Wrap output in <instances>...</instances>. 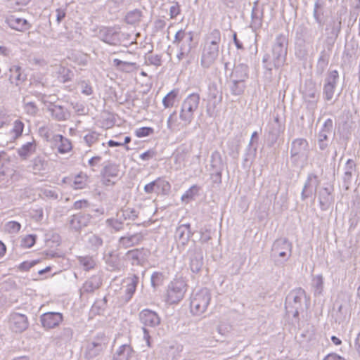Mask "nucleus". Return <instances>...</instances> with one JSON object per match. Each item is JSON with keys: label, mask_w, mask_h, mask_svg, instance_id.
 Segmentation results:
<instances>
[{"label": "nucleus", "mask_w": 360, "mask_h": 360, "mask_svg": "<svg viewBox=\"0 0 360 360\" xmlns=\"http://www.w3.org/2000/svg\"><path fill=\"white\" fill-rule=\"evenodd\" d=\"M98 139V134L95 131L90 132L84 136V141L89 146H92Z\"/></svg>", "instance_id": "20"}, {"label": "nucleus", "mask_w": 360, "mask_h": 360, "mask_svg": "<svg viewBox=\"0 0 360 360\" xmlns=\"http://www.w3.org/2000/svg\"><path fill=\"white\" fill-rule=\"evenodd\" d=\"M185 37V32L183 30H179L174 36V42L180 43Z\"/></svg>", "instance_id": "30"}, {"label": "nucleus", "mask_w": 360, "mask_h": 360, "mask_svg": "<svg viewBox=\"0 0 360 360\" xmlns=\"http://www.w3.org/2000/svg\"><path fill=\"white\" fill-rule=\"evenodd\" d=\"M36 242V236L34 235H27L25 236L21 242V245L25 248H32Z\"/></svg>", "instance_id": "17"}, {"label": "nucleus", "mask_w": 360, "mask_h": 360, "mask_svg": "<svg viewBox=\"0 0 360 360\" xmlns=\"http://www.w3.org/2000/svg\"><path fill=\"white\" fill-rule=\"evenodd\" d=\"M101 160V158L98 157V156H96V157H93L92 158H91L89 161V164L90 165H93V163L95 162V161H99Z\"/></svg>", "instance_id": "41"}, {"label": "nucleus", "mask_w": 360, "mask_h": 360, "mask_svg": "<svg viewBox=\"0 0 360 360\" xmlns=\"http://www.w3.org/2000/svg\"><path fill=\"white\" fill-rule=\"evenodd\" d=\"M139 255H140V250L139 249L131 250L127 252V256L134 260H139Z\"/></svg>", "instance_id": "25"}, {"label": "nucleus", "mask_w": 360, "mask_h": 360, "mask_svg": "<svg viewBox=\"0 0 360 360\" xmlns=\"http://www.w3.org/2000/svg\"><path fill=\"white\" fill-rule=\"evenodd\" d=\"M331 340L333 342V344L335 345H340L342 343V341L336 336H332Z\"/></svg>", "instance_id": "38"}, {"label": "nucleus", "mask_w": 360, "mask_h": 360, "mask_svg": "<svg viewBox=\"0 0 360 360\" xmlns=\"http://www.w3.org/2000/svg\"><path fill=\"white\" fill-rule=\"evenodd\" d=\"M9 79L11 83L17 86L21 84L25 80V75L22 74L20 66L14 65L10 68Z\"/></svg>", "instance_id": "9"}, {"label": "nucleus", "mask_w": 360, "mask_h": 360, "mask_svg": "<svg viewBox=\"0 0 360 360\" xmlns=\"http://www.w3.org/2000/svg\"><path fill=\"white\" fill-rule=\"evenodd\" d=\"M113 63L116 66H119L121 64H125V65H133L134 64L133 63L123 62L117 58L114 59Z\"/></svg>", "instance_id": "35"}, {"label": "nucleus", "mask_w": 360, "mask_h": 360, "mask_svg": "<svg viewBox=\"0 0 360 360\" xmlns=\"http://www.w3.org/2000/svg\"><path fill=\"white\" fill-rule=\"evenodd\" d=\"M24 127V123L20 120H17L13 123V127L9 134L13 140H16L22 136Z\"/></svg>", "instance_id": "11"}, {"label": "nucleus", "mask_w": 360, "mask_h": 360, "mask_svg": "<svg viewBox=\"0 0 360 360\" xmlns=\"http://www.w3.org/2000/svg\"><path fill=\"white\" fill-rule=\"evenodd\" d=\"M330 77L331 79V83L336 84V80L338 77V72L337 70H333L330 72Z\"/></svg>", "instance_id": "34"}, {"label": "nucleus", "mask_w": 360, "mask_h": 360, "mask_svg": "<svg viewBox=\"0 0 360 360\" xmlns=\"http://www.w3.org/2000/svg\"><path fill=\"white\" fill-rule=\"evenodd\" d=\"M66 13L64 9L58 8L56 10V20L58 22H60L65 17Z\"/></svg>", "instance_id": "31"}, {"label": "nucleus", "mask_w": 360, "mask_h": 360, "mask_svg": "<svg viewBox=\"0 0 360 360\" xmlns=\"http://www.w3.org/2000/svg\"><path fill=\"white\" fill-rule=\"evenodd\" d=\"M179 126L176 112H172L167 120V127L169 129H174Z\"/></svg>", "instance_id": "21"}, {"label": "nucleus", "mask_w": 360, "mask_h": 360, "mask_svg": "<svg viewBox=\"0 0 360 360\" xmlns=\"http://www.w3.org/2000/svg\"><path fill=\"white\" fill-rule=\"evenodd\" d=\"M358 296L360 297V286L358 288Z\"/></svg>", "instance_id": "43"}, {"label": "nucleus", "mask_w": 360, "mask_h": 360, "mask_svg": "<svg viewBox=\"0 0 360 360\" xmlns=\"http://www.w3.org/2000/svg\"><path fill=\"white\" fill-rule=\"evenodd\" d=\"M41 323L44 328H53L58 326L63 321V315L60 313L49 312L42 315Z\"/></svg>", "instance_id": "7"}, {"label": "nucleus", "mask_w": 360, "mask_h": 360, "mask_svg": "<svg viewBox=\"0 0 360 360\" xmlns=\"http://www.w3.org/2000/svg\"><path fill=\"white\" fill-rule=\"evenodd\" d=\"M79 263L86 270H89L95 266V261L92 257H82L79 258Z\"/></svg>", "instance_id": "15"}, {"label": "nucleus", "mask_w": 360, "mask_h": 360, "mask_svg": "<svg viewBox=\"0 0 360 360\" xmlns=\"http://www.w3.org/2000/svg\"><path fill=\"white\" fill-rule=\"evenodd\" d=\"M6 22L13 30L19 32H25L29 30L31 25L24 18H18L15 15H10L6 19Z\"/></svg>", "instance_id": "8"}, {"label": "nucleus", "mask_w": 360, "mask_h": 360, "mask_svg": "<svg viewBox=\"0 0 360 360\" xmlns=\"http://www.w3.org/2000/svg\"><path fill=\"white\" fill-rule=\"evenodd\" d=\"M323 360H345V359L336 354L332 353V354H328L324 358Z\"/></svg>", "instance_id": "32"}, {"label": "nucleus", "mask_w": 360, "mask_h": 360, "mask_svg": "<svg viewBox=\"0 0 360 360\" xmlns=\"http://www.w3.org/2000/svg\"><path fill=\"white\" fill-rule=\"evenodd\" d=\"M185 227H186L187 229H189L190 228V225L189 224H186V225H184Z\"/></svg>", "instance_id": "44"}, {"label": "nucleus", "mask_w": 360, "mask_h": 360, "mask_svg": "<svg viewBox=\"0 0 360 360\" xmlns=\"http://www.w3.org/2000/svg\"><path fill=\"white\" fill-rule=\"evenodd\" d=\"M210 301V296L207 292L200 291L197 292L191 302V310L200 314L205 311Z\"/></svg>", "instance_id": "3"}, {"label": "nucleus", "mask_w": 360, "mask_h": 360, "mask_svg": "<svg viewBox=\"0 0 360 360\" xmlns=\"http://www.w3.org/2000/svg\"><path fill=\"white\" fill-rule=\"evenodd\" d=\"M117 169L114 167H106L103 174V181L106 186L114 184L115 181H112L111 178L117 177Z\"/></svg>", "instance_id": "10"}, {"label": "nucleus", "mask_w": 360, "mask_h": 360, "mask_svg": "<svg viewBox=\"0 0 360 360\" xmlns=\"http://www.w3.org/2000/svg\"><path fill=\"white\" fill-rule=\"evenodd\" d=\"M39 263V260H33L31 262L25 261L20 264L18 269L20 271H28L30 269L33 267L34 265Z\"/></svg>", "instance_id": "22"}, {"label": "nucleus", "mask_w": 360, "mask_h": 360, "mask_svg": "<svg viewBox=\"0 0 360 360\" xmlns=\"http://www.w3.org/2000/svg\"><path fill=\"white\" fill-rule=\"evenodd\" d=\"M184 283L181 281L172 283L167 293V302L169 304L179 302L184 296Z\"/></svg>", "instance_id": "4"}, {"label": "nucleus", "mask_w": 360, "mask_h": 360, "mask_svg": "<svg viewBox=\"0 0 360 360\" xmlns=\"http://www.w3.org/2000/svg\"><path fill=\"white\" fill-rule=\"evenodd\" d=\"M82 93L86 96L91 95L93 94L92 86L89 84H85L82 89Z\"/></svg>", "instance_id": "33"}, {"label": "nucleus", "mask_w": 360, "mask_h": 360, "mask_svg": "<svg viewBox=\"0 0 360 360\" xmlns=\"http://www.w3.org/2000/svg\"><path fill=\"white\" fill-rule=\"evenodd\" d=\"M155 130L150 127H143L135 130L134 134L137 138H143L153 134Z\"/></svg>", "instance_id": "14"}, {"label": "nucleus", "mask_w": 360, "mask_h": 360, "mask_svg": "<svg viewBox=\"0 0 360 360\" xmlns=\"http://www.w3.org/2000/svg\"><path fill=\"white\" fill-rule=\"evenodd\" d=\"M199 103L200 96L196 93L191 94L185 98L179 115L184 125H187L191 122L193 112L197 110Z\"/></svg>", "instance_id": "2"}, {"label": "nucleus", "mask_w": 360, "mask_h": 360, "mask_svg": "<svg viewBox=\"0 0 360 360\" xmlns=\"http://www.w3.org/2000/svg\"><path fill=\"white\" fill-rule=\"evenodd\" d=\"M10 325L13 332L20 333L28 328L29 322L25 315L14 313L10 317Z\"/></svg>", "instance_id": "5"}, {"label": "nucleus", "mask_w": 360, "mask_h": 360, "mask_svg": "<svg viewBox=\"0 0 360 360\" xmlns=\"http://www.w3.org/2000/svg\"><path fill=\"white\" fill-rule=\"evenodd\" d=\"M141 322L148 327H155L160 324V318L158 314L150 309H143L139 313Z\"/></svg>", "instance_id": "6"}, {"label": "nucleus", "mask_w": 360, "mask_h": 360, "mask_svg": "<svg viewBox=\"0 0 360 360\" xmlns=\"http://www.w3.org/2000/svg\"><path fill=\"white\" fill-rule=\"evenodd\" d=\"M20 224L15 221H9L6 224V231L11 233H18L20 230Z\"/></svg>", "instance_id": "19"}, {"label": "nucleus", "mask_w": 360, "mask_h": 360, "mask_svg": "<svg viewBox=\"0 0 360 360\" xmlns=\"http://www.w3.org/2000/svg\"><path fill=\"white\" fill-rule=\"evenodd\" d=\"M6 252V247L4 245V243H3L0 240V258L5 255Z\"/></svg>", "instance_id": "36"}, {"label": "nucleus", "mask_w": 360, "mask_h": 360, "mask_svg": "<svg viewBox=\"0 0 360 360\" xmlns=\"http://www.w3.org/2000/svg\"><path fill=\"white\" fill-rule=\"evenodd\" d=\"M0 53L4 56H6L8 53V50L4 46H0Z\"/></svg>", "instance_id": "40"}, {"label": "nucleus", "mask_w": 360, "mask_h": 360, "mask_svg": "<svg viewBox=\"0 0 360 360\" xmlns=\"http://www.w3.org/2000/svg\"><path fill=\"white\" fill-rule=\"evenodd\" d=\"M87 205H88V202L86 200H77V201L75 202V203L73 205V208L75 210H79L84 207L87 206Z\"/></svg>", "instance_id": "29"}, {"label": "nucleus", "mask_w": 360, "mask_h": 360, "mask_svg": "<svg viewBox=\"0 0 360 360\" xmlns=\"http://www.w3.org/2000/svg\"><path fill=\"white\" fill-rule=\"evenodd\" d=\"M166 185L169 187V184L168 182L166 183Z\"/></svg>", "instance_id": "45"}, {"label": "nucleus", "mask_w": 360, "mask_h": 360, "mask_svg": "<svg viewBox=\"0 0 360 360\" xmlns=\"http://www.w3.org/2000/svg\"><path fill=\"white\" fill-rule=\"evenodd\" d=\"M60 145L58 147V151L60 153H65L71 150L72 144L71 142L68 139L63 138L62 136H60Z\"/></svg>", "instance_id": "16"}, {"label": "nucleus", "mask_w": 360, "mask_h": 360, "mask_svg": "<svg viewBox=\"0 0 360 360\" xmlns=\"http://www.w3.org/2000/svg\"><path fill=\"white\" fill-rule=\"evenodd\" d=\"M156 184H157V181H151L149 184H146L144 186L145 192L147 193H152L155 190V187Z\"/></svg>", "instance_id": "27"}, {"label": "nucleus", "mask_w": 360, "mask_h": 360, "mask_svg": "<svg viewBox=\"0 0 360 360\" xmlns=\"http://www.w3.org/2000/svg\"><path fill=\"white\" fill-rule=\"evenodd\" d=\"M211 36L212 40L205 46L201 58V63L205 67H209L217 59L219 54L220 32L217 30H214L211 33Z\"/></svg>", "instance_id": "1"}, {"label": "nucleus", "mask_w": 360, "mask_h": 360, "mask_svg": "<svg viewBox=\"0 0 360 360\" xmlns=\"http://www.w3.org/2000/svg\"><path fill=\"white\" fill-rule=\"evenodd\" d=\"M131 141V138L129 136H126L124 139V144H128Z\"/></svg>", "instance_id": "42"}, {"label": "nucleus", "mask_w": 360, "mask_h": 360, "mask_svg": "<svg viewBox=\"0 0 360 360\" xmlns=\"http://www.w3.org/2000/svg\"><path fill=\"white\" fill-rule=\"evenodd\" d=\"M134 237H122L120 238V243L122 248H128L134 245L132 243Z\"/></svg>", "instance_id": "23"}, {"label": "nucleus", "mask_w": 360, "mask_h": 360, "mask_svg": "<svg viewBox=\"0 0 360 360\" xmlns=\"http://www.w3.org/2000/svg\"><path fill=\"white\" fill-rule=\"evenodd\" d=\"M51 270V266H47L46 267L45 269H42V270H40L38 271V274L39 275H41L43 274L44 273H46V272H49Z\"/></svg>", "instance_id": "39"}, {"label": "nucleus", "mask_w": 360, "mask_h": 360, "mask_svg": "<svg viewBox=\"0 0 360 360\" xmlns=\"http://www.w3.org/2000/svg\"><path fill=\"white\" fill-rule=\"evenodd\" d=\"M108 144L110 147H115V146H122V143H120V142H117V141H115L113 140H110L108 142Z\"/></svg>", "instance_id": "37"}, {"label": "nucleus", "mask_w": 360, "mask_h": 360, "mask_svg": "<svg viewBox=\"0 0 360 360\" xmlns=\"http://www.w3.org/2000/svg\"><path fill=\"white\" fill-rule=\"evenodd\" d=\"M155 152L152 150H148L140 155V158L143 160H148L153 157Z\"/></svg>", "instance_id": "28"}, {"label": "nucleus", "mask_w": 360, "mask_h": 360, "mask_svg": "<svg viewBox=\"0 0 360 360\" xmlns=\"http://www.w3.org/2000/svg\"><path fill=\"white\" fill-rule=\"evenodd\" d=\"M8 115L4 112H0V129L8 123Z\"/></svg>", "instance_id": "26"}, {"label": "nucleus", "mask_w": 360, "mask_h": 360, "mask_svg": "<svg viewBox=\"0 0 360 360\" xmlns=\"http://www.w3.org/2000/svg\"><path fill=\"white\" fill-rule=\"evenodd\" d=\"M335 84L334 83L328 82L324 86V94L327 100H330L334 94Z\"/></svg>", "instance_id": "18"}, {"label": "nucleus", "mask_w": 360, "mask_h": 360, "mask_svg": "<svg viewBox=\"0 0 360 360\" xmlns=\"http://www.w3.org/2000/svg\"><path fill=\"white\" fill-rule=\"evenodd\" d=\"M178 95V90L173 89L169 91L162 99V104L165 108H171L174 105Z\"/></svg>", "instance_id": "13"}, {"label": "nucleus", "mask_w": 360, "mask_h": 360, "mask_svg": "<svg viewBox=\"0 0 360 360\" xmlns=\"http://www.w3.org/2000/svg\"><path fill=\"white\" fill-rule=\"evenodd\" d=\"M181 12L180 6L178 3L170 7L169 15L171 18H176Z\"/></svg>", "instance_id": "24"}, {"label": "nucleus", "mask_w": 360, "mask_h": 360, "mask_svg": "<svg viewBox=\"0 0 360 360\" xmlns=\"http://www.w3.org/2000/svg\"><path fill=\"white\" fill-rule=\"evenodd\" d=\"M36 143L34 141L29 142L22 146L18 150L20 157L25 158L35 151Z\"/></svg>", "instance_id": "12"}]
</instances>
